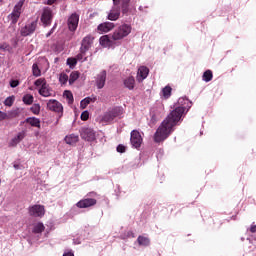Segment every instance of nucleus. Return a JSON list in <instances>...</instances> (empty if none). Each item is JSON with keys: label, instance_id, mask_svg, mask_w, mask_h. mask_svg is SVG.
<instances>
[{"label": "nucleus", "instance_id": "obj_1", "mask_svg": "<svg viewBox=\"0 0 256 256\" xmlns=\"http://www.w3.org/2000/svg\"><path fill=\"white\" fill-rule=\"evenodd\" d=\"M183 113H185V107L178 106L168 114L154 134L155 143L165 141L172 134L174 127L181 121Z\"/></svg>", "mask_w": 256, "mask_h": 256}, {"label": "nucleus", "instance_id": "obj_2", "mask_svg": "<svg viewBox=\"0 0 256 256\" xmlns=\"http://www.w3.org/2000/svg\"><path fill=\"white\" fill-rule=\"evenodd\" d=\"M133 28L129 24H122L118 28L114 30L112 33V39L116 42L119 43V41H123L125 37H129L131 35V31Z\"/></svg>", "mask_w": 256, "mask_h": 256}, {"label": "nucleus", "instance_id": "obj_3", "mask_svg": "<svg viewBox=\"0 0 256 256\" xmlns=\"http://www.w3.org/2000/svg\"><path fill=\"white\" fill-rule=\"evenodd\" d=\"M23 5H25V0H19L14 6L12 13L8 15L12 25H17V21H19L21 13H23Z\"/></svg>", "mask_w": 256, "mask_h": 256}, {"label": "nucleus", "instance_id": "obj_4", "mask_svg": "<svg viewBox=\"0 0 256 256\" xmlns=\"http://www.w3.org/2000/svg\"><path fill=\"white\" fill-rule=\"evenodd\" d=\"M123 115V107L116 106L106 112L102 118L104 123H111L113 120L117 119V117H121Z\"/></svg>", "mask_w": 256, "mask_h": 256}, {"label": "nucleus", "instance_id": "obj_5", "mask_svg": "<svg viewBox=\"0 0 256 256\" xmlns=\"http://www.w3.org/2000/svg\"><path fill=\"white\" fill-rule=\"evenodd\" d=\"M47 109L48 111H53L54 113L58 114V119L56 123H59V119L63 117V104L57 101L56 99H50L47 102Z\"/></svg>", "mask_w": 256, "mask_h": 256}, {"label": "nucleus", "instance_id": "obj_6", "mask_svg": "<svg viewBox=\"0 0 256 256\" xmlns=\"http://www.w3.org/2000/svg\"><path fill=\"white\" fill-rule=\"evenodd\" d=\"M113 1V7L108 13L107 19L109 21H117L119 17H121V7L119 6V3H121V0H112Z\"/></svg>", "mask_w": 256, "mask_h": 256}, {"label": "nucleus", "instance_id": "obj_7", "mask_svg": "<svg viewBox=\"0 0 256 256\" xmlns=\"http://www.w3.org/2000/svg\"><path fill=\"white\" fill-rule=\"evenodd\" d=\"M28 214L30 217H45V206L41 204H34L29 206Z\"/></svg>", "mask_w": 256, "mask_h": 256}, {"label": "nucleus", "instance_id": "obj_8", "mask_svg": "<svg viewBox=\"0 0 256 256\" xmlns=\"http://www.w3.org/2000/svg\"><path fill=\"white\" fill-rule=\"evenodd\" d=\"M37 29V20H34L30 23H27L24 27L20 30V35L22 37H29V35H33Z\"/></svg>", "mask_w": 256, "mask_h": 256}, {"label": "nucleus", "instance_id": "obj_9", "mask_svg": "<svg viewBox=\"0 0 256 256\" xmlns=\"http://www.w3.org/2000/svg\"><path fill=\"white\" fill-rule=\"evenodd\" d=\"M130 143L135 149H139L141 144L143 143V137H141V133L138 130H133L130 134Z\"/></svg>", "mask_w": 256, "mask_h": 256}, {"label": "nucleus", "instance_id": "obj_10", "mask_svg": "<svg viewBox=\"0 0 256 256\" xmlns=\"http://www.w3.org/2000/svg\"><path fill=\"white\" fill-rule=\"evenodd\" d=\"M97 205V199L95 198H84L76 203L78 209H89V207H95Z\"/></svg>", "mask_w": 256, "mask_h": 256}, {"label": "nucleus", "instance_id": "obj_11", "mask_svg": "<svg viewBox=\"0 0 256 256\" xmlns=\"http://www.w3.org/2000/svg\"><path fill=\"white\" fill-rule=\"evenodd\" d=\"M51 21H53V10L51 8L46 7L43 10V13L41 15V22L45 27H48V25H51Z\"/></svg>", "mask_w": 256, "mask_h": 256}, {"label": "nucleus", "instance_id": "obj_12", "mask_svg": "<svg viewBox=\"0 0 256 256\" xmlns=\"http://www.w3.org/2000/svg\"><path fill=\"white\" fill-rule=\"evenodd\" d=\"M69 31L75 32L77 31V27H79V14L73 13L67 21Z\"/></svg>", "mask_w": 256, "mask_h": 256}, {"label": "nucleus", "instance_id": "obj_13", "mask_svg": "<svg viewBox=\"0 0 256 256\" xmlns=\"http://www.w3.org/2000/svg\"><path fill=\"white\" fill-rule=\"evenodd\" d=\"M80 136L84 141H95V131L92 128H82Z\"/></svg>", "mask_w": 256, "mask_h": 256}, {"label": "nucleus", "instance_id": "obj_14", "mask_svg": "<svg viewBox=\"0 0 256 256\" xmlns=\"http://www.w3.org/2000/svg\"><path fill=\"white\" fill-rule=\"evenodd\" d=\"M148 75H149V68H147V66H140L136 76L138 83H142V81H145Z\"/></svg>", "mask_w": 256, "mask_h": 256}, {"label": "nucleus", "instance_id": "obj_15", "mask_svg": "<svg viewBox=\"0 0 256 256\" xmlns=\"http://www.w3.org/2000/svg\"><path fill=\"white\" fill-rule=\"evenodd\" d=\"M113 29H115V24L113 22H104L97 27L98 33H109V31H113Z\"/></svg>", "mask_w": 256, "mask_h": 256}, {"label": "nucleus", "instance_id": "obj_16", "mask_svg": "<svg viewBox=\"0 0 256 256\" xmlns=\"http://www.w3.org/2000/svg\"><path fill=\"white\" fill-rule=\"evenodd\" d=\"M107 81V71L100 72L96 77V86L98 89H103L105 87V82Z\"/></svg>", "mask_w": 256, "mask_h": 256}, {"label": "nucleus", "instance_id": "obj_17", "mask_svg": "<svg viewBox=\"0 0 256 256\" xmlns=\"http://www.w3.org/2000/svg\"><path fill=\"white\" fill-rule=\"evenodd\" d=\"M93 39L94 38L91 35H88V36L84 37L82 39L80 49H82L84 51H88L89 49H91V46L93 45Z\"/></svg>", "mask_w": 256, "mask_h": 256}, {"label": "nucleus", "instance_id": "obj_18", "mask_svg": "<svg viewBox=\"0 0 256 256\" xmlns=\"http://www.w3.org/2000/svg\"><path fill=\"white\" fill-rule=\"evenodd\" d=\"M117 42L114 41L112 36L109 37V35H104L100 37V45L102 47H112V45H115Z\"/></svg>", "mask_w": 256, "mask_h": 256}, {"label": "nucleus", "instance_id": "obj_19", "mask_svg": "<svg viewBox=\"0 0 256 256\" xmlns=\"http://www.w3.org/2000/svg\"><path fill=\"white\" fill-rule=\"evenodd\" d=\"M25 139V132H19L11 141H10V147H17L21 141Z\"/></svg>", "mask_w": 256, "mask_h": 256}, {"label": "nucleus", "instance_id": "obj_20", "mask_svg": "<svg viewBox=\"0 0 256 256\" xmlns=\"http://www.w3.org/2000/svg\"><path fill=\"white\" fill-rule=\"evenodd\" d=\"M24 123H28L31 127H37V129H41V120L35 117H28L25 119Z\"/></svg>", "mask_w": 256, "mask_h": 256}, {"label": "nucleus", "instance_id": "obj_21", "mask_svg": "<svg viewBox=\"0 0 256 256\" xmlns=\"http://www.w3.org/2000/svg\"><path fill=\"white\" fill-rule=\"evenodd\" d=\"M39 95H41L42 97H52L53 90L46 84L44 86H41V88L39 89Z\"/></svg>", "mask_w": 256, "mask_h": 256}, {"label": "nucleus", "instance_id": "obj_22", "mask_svg": "<svg viewBox=\"0 0 256 256\" xmlns=\"http://www.w3.org/2000/svg\"><path fill=\"white\" fill-rule=\"evenodd\" d=\"M123 83L126 89H129V91H133L135 89V77L129 76L128 78L124 79Z\"/></svg>", "mask_w": 256, "mask_h": 256}, {"label": "nucleus", "instance_id": "obj_23", "mask_svg": "<svg viewBox=\"0 0 256 256\" xmlns=\"http://www.w3.org/2000/svg\"><path fill=\"white\" fill-rule=\"evenodd\" d=\"M137 243L140 247H149L151 245V239L147 236H138Z\"/></svg>", "mask_w": 256, "mask_h": 256}, {"label": "nucleus", "instance_id": "obj_24", "mask_svg": "<svg viewBox=\"0 0 256 256\" xmlns=\"http://www.w3.org/2000/svg\"><path fill=\"white\" fill-rule=\"evenodd\" d=\"M64 141L67 145H75V143L79 142V135L70 134L64 138Z\"/></svg>", "mask_w": 256, "mask_h": 256}, {"label": "nucleus", "instance_id": "obj_25", "mask_svg": "<svg viewBox=\"0 0 256 256\" xmlns=\"http://www.w3.org/2000/svg\"><path fill=\"white\" fill-rule=\"evenodd\" d=\"M95 101H97V97H86L80 102V107L81 109H87V105L90 103H95Z\"/></svg>", "mask_w": 256, "mask_h": 256}, {"label": "nucleus", "instance_id": "obj_26", "mask_svg": "<svg viewBox=\"0 0 256 256\" xmlns=\"http://www.w3.org/2000/svg\"><path fill=\"white\" fill-rule=\"evenodd\" d=\"M202 79H203V81H205L206 83H209V81H213V71H211V70H206V71L203 73Z\"/></svg>", "mask_w": 256, "mask_h": 256}, {"label": "nucleus", "instance_id": "obj_27", "mask_svg": "<svg viewBox=\"0 0 256 256\" xmlns=\"http://www.w3.org/2000/svg\"><path fill=\"white\" fill-rule=\"evenodd\" d=\"M87 50H83L82 48H80V53L76 55V61H87Z\"/></svg>", "mask_w": 256, "mask_h": 256}, {"label": "nucleus", "instance_id": "obj_28", "mask_svg": "<svg viewBox=\"0 0 256 256\" xmlns=\"http://www.w3.org/2000/svg\"><path fill=\"white\" fill-rule=\"evenodd\" d=\"M22 101L24 105H33V101H34L33 95L25 94L22 98Z\"/></svg>", "mask_w": 256, "mask_h": 256}, {"label": "nucleus", "instance_id": "obj_29", "mask_svg": "<svg viewBox=\"0 0 256 256\" xmlns=\"http://www.w3.org/2000/svg\"><path fill=\"white\" fill-rule=\"evenodd\" d=\"M32 75L34 77H41V69L39 68V65H37V63H34L32 65Z\"/></svg>", "mask_w": 256, "mask_h": 256}, {"label": "nucleus", "instance_id": "obj_30", "mask_svg": "<svg viewBox=\"0 0 256 256\" xmlns=\"http://www.w3.org/2000/svg\"><path fill=\"white\" fill-rule=\"evenodd\" d=\"M79 71H73L70 74V78H69V84L73 85V83H75V81H77V79H79Z\"/></svg>", "mask_w": 256, "mask_h": 256}, {"label": "nucleus", "instance_id": "obj_31", "mask_svg": "<svg viewBox=\"0 0 256 256\" xmlns=\"http://www.w3.org/2000/svg\"><path fill=\"white\" fill-rule=\"evenodd\" d=\"M171 91H173L171 86H166L162 89V95L164 99H169V97H171Z\"/></svg>", "mask_w": 256, "mask_h": 256}, {"label": "nucleus", "instance_id": "obj_32", "mask_svg": "<svg viewBox=\"0 0 256 256\" xmlns=\"http://www.w3.org/2000/svg\"><path fill=\"white\" fill-rule=\"evenodd\" d=\"M33 233H43V231H45V225H43V223L39 222L37 223L34 228H33Z\"/></svg>", "mask_w": 256, "mask_h": 256}, {"label": "nucleus", "instance_id": "obj_33", "mask_svg": "<svg viewBox=\"0 0 256 256\" xmlns=\"http://www.w3.org/2000/svg\"><path fill=\"white\" fill-rule=\"evenodd\" d=\"M59 81H60L61 85H66L67 82L69 81V76L63 72L59 76Z\"/></svg>", "mask_w": 256, "mask_h": 256}, {"label": "nucleus", "instance_id": "obj_34", "mask_svg": "<svg viewBox=\"0 0 256 256\" xmlns=\"http://www.w3.org/2000/svg\"><path fill=\"white\" fill-rule=\"evenodd\" d=\"M30 111L34 115H39V113H41V105H39V104L32 105V107L30 108Z\"/></svg>", "mask_w": 256, "mask_h": 256}, {"label": "nucleus", "instance_id": "obj_35", "mask_svg": "<svg viewBox=\"0 0 256 256\" xmlns=\"http://www.w3.org/2000/svg\"><path fill=\"white\" fill-rule=\"evenodd\" d=\"M47 84V80L45 78H39L34 82V85L36 87H45Z\"/></svg>", "mask_w": 256, "mask_h": 256}, {"label": "nucleus", "instance_id": "obj_36", "mask_svg": "<svg viewBox=\"0 0 256 256\" xmlns=\"http://www.w3.org/2000/svg\"><path fill=\"white\" fill-rule=\"evenodd\" d=\"M13 103H15V97L13 96H9L5 99L4 101V105L6 107H12L13 106Z\"/></svg>", "mask_w": 256, "mask_h": 256}, {"label": "nucleus", "instance_id": "obj_37", "mask_svg": "<svg viewBox=\"0 0 256 256\" xmlns=\"http://www.w3.org/2000/svg\"><path fill=\"white\" fill-rule=\"evenodd\" d=\"M64 97H66V99H68V103H73L74 99H73V93L69 90L64 91Z\"/></svg>", "mask_w": 256, "mask_h": 256}, {"label": "nucleus", "instance_id": "obj_38", "mask_svg": "<svg viewBox=\"0 0 256 256\" xmlns=\"http://www.w3.org/2000/svg\"><path fill=\"white\" fill-rule=\"evenodd\" d=\"M67 65H69L70 69H73V67H75V65H77V59L76 58H68Z\"/></svg>", "mask_w": 256, "mask_h": 256}, {"label": "nucleus", "instance_id": "obj_39", "mask_svg": "<svg viewBox=\"0 0 256 256\" xmlns=\"http://www.w3.org/2000/svg\"><path fill=\"white\" fill-rule=\"evenodd\" d=\"M121 9H122L123 15H127V13H129V5L121 4Z\"/></svg>", "mask_w": 256, "mask_h": 256}, {"label": "nucleus", "instance_id": "obj_40", "mask_svg": "<svg viewBox=\"0 0 256 256\" xmlns=\"http://www.w3.org/2000/svg\"><path fill=\"white\" fill-rule=\"evenodd\" d=\"M80 119L82 121H87L89 119V112L88 111H84L81 113Z\"/></svg>", "mask_w": 256, "mask_h": 256}, {"label": "nucleus", "instance_id": "obj_41", "mask_svg": "<svg viewBox=\"0 0 256 256\" xmlns=\"http://www.w3.org/2000/svg\"><path fill=\"white\" fill-rule=\"evenodd\" d=\"M116 150H117L118 153H125L127 148L124 145L120 144V145L117 146Z\"/></svg>", "mask_w": 256, "mask_h": 256}, {"label": "nucleus", "instance_id": "obj_42", "mask_svg": "<svg viewBox=\"0 0 256 256\" xmlns=\"http://www.w3.org/2000/svg\"><path fill=\"white\" fill-rule=\"evenodd\" d=\"M5 119H10L9 115L3 111H0V121H5Z\"/></svg>", "mask_w": 256, "mask_h": 256}, {"label": "nucleus", "instance_id": "obj_43", "mask_svg": "<svg viewBox=\"0 0 256 256\" xmlns=\"http://www.w3.org/2000/svg\"><path fill=\"white\" fill-rule=\"evenodd\" d=\"M10 87H12L13 89H15V87H19V80H11Z\"/></svg>", "mask_w": 256, "mask_h": 256}, {"label": "nucleus", "instance_id": "obj_44", "mask_svg": "<svg viewBox=\"0 0 256 256\" xmlns=\"http://www.w3.org/2000/svg\"><path fill=\"white\" fill-rule=\"evenodd\" d=\"M0 49H1V51H9V44L3 43V44L0 46Z\"/></svg>", "mask_w": 256, "mask_h": 256}, {"label": "nucleus", "instance_id": "obj_45", "mask_svg": "<svg viewBox=\"0 0 256 256\" xmlns=\"http://www.w3.org/2000/svg\"><path fill=\"white\" fill-rule=\"evenodd\" d=\"M249 233L255 234L256 233V225L252 224L250 228L247 230Z\"/></svg>", "mask_w": 256, "mask_h": 256}, {"label": "nucleus", "instance_id": "obj_46", "mask_svg": "<svg viewBox=\"0 0 256 256\" xmlns=\"http://www.w3.org/2000/svg\"><path fill=\"white\" fill-rule=\"evenodd\" d=\"M54 3H57V0H47L46 5H54Z\"/></svg>", "mask_w": 256, "mask_h": 256}, {"label": "nucleus", "instance_id": "obj_47", "mask_svg": "<svg viewBox=\"0 0 256 256\" xmlns=\"http://www.w3.org/2000/svg\"><path fill=\"white\" fill-rule=\"evenodd\" d=\"M54 29H55V27H53V28L46 34V37H51V35H53Z\"/></svg>", "mask_w": 256, "mask_h": 256}, {"label": "nucleus", "instance_id": "obj_48", "mask_svg": "<svg viewBox=\"0 0 256 256\" xmlns=\"http://www.w3.org/2000/svg\"><path fill=\"white\" fill-rule=\"evenodd\" d=\"M129 3H131V0H122L121 5H129Z\"/></svg>", "mask_w": 256, "mask_h": 256}, {"label": "nucleus", "instance_id": "obj_49", "mask_svg": "<svg viewBox=\"0 0 256 256\" xmlns=\"http://www.w3.org/2000/svg\"><path fill=\"white\" fill-rule=\"evenodd\" d=\"M63 256H75V254H73V252H66Z\"/></svg>", "mask_w": 256, "mask_h": 256}, {"label": "nucleus", "instance_id": "obj_50", "mask_svg": "<svg viewBox=\"0 0 256 256\" xmlns=\"http://www.w3.org/2000/svg\"><path fill=\"white\" fill-rule=\"evenodd\" d=\"M17 169V166H14Z\"/></svg>", "mask_w": 256, "mask_h": 256}]
</instances>
